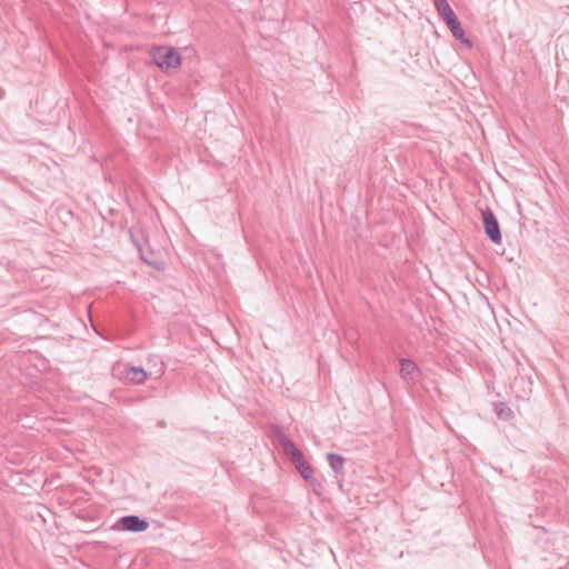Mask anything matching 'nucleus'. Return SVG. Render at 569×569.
I'll use <instances>...</instances> for the list:
<instances>
[{
    "label": "nucleus",
    "mask_w": 569,
    "mask_h": 569,
    "mask_svg": "<svg viewBox=\"0 0 569 569\" xmlns=\"http://www.w3.org/2000/svg\"><path fill=\"white\" fill-rule=\"evenodd\" d=\"M113 528L122 531L142 532L149 528V522L138 516L130 515L121 517Z\"/></svg>",
    "instance_id": "2"
},
{
    "label": "nucleus",
    "mask_w": 569,
    "mask_h": 569,
    "mask_svg": "<svg viewBox=\"0 0 569 569\" xmlns=\"http://www.w3.org/2000/svg\"><path fill=\"white\" fill-rule=\"evenodd\" d=\"M445 23L449 28L455 39L460 40L461 42H469L468 39L465 38V30L462 29L456 14L445 20Z\"/></svg>",
    "instance_id": "6"
},
{
    "label": "nucleus",
    "mask_w": 569,
    "mask_h": 569,
    "mask_svg": "<svg viewBox=\"0 0 569 569\" xmlns=\"http://www.w3.org/2000/svg\"><path fill=\"white\" fill-rule=\"evenodd\" d=\"M6 94L4 89L0 88V99H3Z\"/></svg>",
    "instance_id": "13"
},
{
    "label": "nucleus",
    "mask_w": 569,
    "mask_h": 569,
    "mask_svg": "<svg viewBox=\"0 0 569 569\" xmlns=\"http://www.w3.org/2000/svg\"><path fill=\"white\" fill-rule=\"evenodd\" d=\"M400 375L406 382L413 383L420 376V368L410 359H400Z\"/></svg>",
    "instance_id": "4"
},
{
    "label": "nucleus",
    "mask_w": 569,
    "mask_h": 569,
    "mask_svg": "<svg viewBox=\"0 0 569 569\" xmlns=\"http://www.w3.org/2000/svg\"><path fill=\"white\" fill-rule=\"evenodd\" d=\"M432 1H433L435 8H436L438 14L442 18L443 21L456 14L453 12V10L451 9V7L449 6L447 0H432Z\"/></svg>",
    "instance_id": "8"
},
{
    "label": "nucleus",
    "mask_w": 569,
    "mask_h": 569,
    "mask_svg": "<svg viewBox=\"0 0 569 569\" xmlns=\"http://www.w3.org/2000/svg\"><path fill=\"white\" fill-rule=\"evenodd\" d=\"M271 435L274 436V442L284 448V433L281 431V429L279 427L272 426Z\"/></svg>",
    "instance_id": "11"
},
{
    "label": "nucleus",
    "mask_w": 569,
    "mask_h": 569,
    "mask_svg": "<svg viewBox=\"0 0 569 569\" xmlns=\"http://www.w3.org/2000/svg\"><path fill=\"white\" fill-rule=\"evenodd\" d=\"M287 459L296 467L302 465L307 460L302 452L293 445L292 441L287 439Z\"/></svg>",
    "instance_id": "7"
},
{
    "label": "nucleus",
    "mask_w": 569,
    "mask_h": 569,
    "mask_svg": "<svg viewBox=\"0 0 569 569\" xmlns=\"http://www.w3.org/2000/svg\"><path fill=\"white\" fill-rule=\"evenodd\" d=\"M153 62L162 70L177 69L181 64L179 52L170 47H157L151 51Z\"/></svg>",
    "instance_id": "1"
},
{
    "label": "nucleus",
    "mask_w": 569,
    "mask_h": 569,
    "mask_svg": "<svg viewBox=\"0 0 569 569\" xmlns=\"http://www.w3.org/2000/svg\"><path fill=\"white\" fill-rule=\"evenodd\" d=\"M127 381L134 385H142L148 378V372L142 367H128L123 372Z\"/></svg>",
    "instance_id": "5"
},
{
    "label": "nucleus",
    "mask_w": 569,
    "mask_h": 569,
    "mask_svg": "<svg viewBox=\"0 0 569 569\" xmlns=\"http://www.w3.org/2000/svg\"><path fill=\"white\" fill-rule=\"evenodd\" d=\"M482 223L486 234L493 243L501 242V232L498 220L490 209L482 211Z\"/></svg>",
    "instance_id": "3"
},
{
    "label": "nucleus",
    "mask_w": 569,
    "mask_h": 569,
    "mask_svg": "<svg viewBox=\"0 0 569 569\" xmlns=\"http://www.w3.org/2000/svg\"><path fill=\"white\" fill-rule=\"evenodd\" d=\"M497 415L499 418H502L506 420L510 419L513 416L511 409L509 407H507L505 403H500L497 407Z\"/></svg>",
    "instance_id": "12"
},
{
    "label": "nucleus",
    "mask_w": 569,
    "mask_h": 569,
    "mask_svg": "<svg viewBox=\"0 0 569 569\" xmlns=\"http://www.w3.org/2000/svg\"><path fill=\"white\" fill-rule=\"evenodd\" d=\"M131 236H132V238H134L133 233H131ZM133 241H134V243H136V246H137L138 250H139V251H141V247L138 244L137 240H136V239H133Z\"/></svg>",
    "instance_id": "14"
},
{
    "label": "nucleus",
    "mask_w": 569,
    "mask_h": 569,
    "mask_svg": "<svg viewBox=\"0 0 569 569\" xmlns=\"http://www.w3.org/2000/svg\"><path fill=\"white\" fill-rule=\"evenodd\" d=\"M296 470L299 472V475L305 479V481L309 483H313L316 481L313 473L315 470L310 466L308 461L303 462L302 465L296 467Z\"/></svg>",
    "instance_id": "9"
},
{
    "label": "nucleus",
    "mask_w": 569,
    "mask_h": 569,
    "mask_svg": "<svg viewBox=\"0 0 569 569\" xmlns=\"http://www.w3.org/2000/svg\"><path fill=\"white\" fill-rule=\"evenodd\" d=\"M330 468L336 475H339L343 470V458L340 455L328 453L327 456Z\"/></svg>",
    "instance_id": "10"
}]
</instances>
